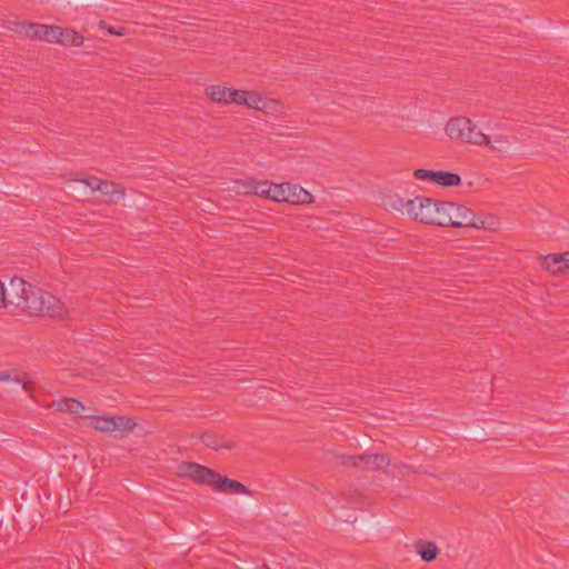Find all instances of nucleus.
I'll use <instances>...</instances> for the list:
<instances>
[{
  "instance_id": "1",
  "label": "nucleus",
  "mask_w": 569,
  "mask_h": 569,
  "mask_svg": "<svg viewBox=\"0 0 569 569\" xmlns=\"http://www.w3.org/2000/svg\"><path fill=\"white\" fill-rule=\"evenodd\" d=\"M9 288L13 301L10 306L19 308L29 317L66 320L71 316V310L64 301L20 277L11 278Z\"/></svg>"
},
{
  "instance_id": "2",
  "label": "nucleus",
  "mask_w": 569,
  "mask_h": 569,
  "mask_svg": "<svg viewBox=\"0 0 569 569\" xmlns=\"http://www.w3.org/2000/svg\"><path fill=\"white\" fill-rule=\"evenodd\" d=\"M443 136L447 140L461 144L485 147L492 150L498 146L491 136L486 133L479 124L467 114H453L443 123Z\"/></svg>"
},
{
  "instance_id": "3",
  "label": "nucleus",
  "mask_w": 569,
  "mask_h": 569,
  "mask_svg": "<svg viewBox=\"0 0 569 569\" xmlns=\"http://www.w3.org/2000/svg\"><path fill=\"white\" fill-rule=\"evenodd\" d=\"M496 224L497 220L492 216L479 213L465 203L449 200L445 228L495 229Z\"/></svg>"
},
{
  "instance_id": "4",
  "label": "nucleus",
  "mask_w": 569,
  "mask_h": 569,
  "mask_svg": "<svg viewBox=\"0 0 569 569\" xmlns=\"http://www.w3.org/2000/svg\"><path fill=\"white\" fill-rule=\"evenodd\" d=\"M86 417L91 419L89 427L101 432L120 431L127 433L132 431L137 425L131 418L126 416L99 417L87 415Z\"/></svg>"
},
{
  "instance_id": "5",
  "label": "nucleus",
  "mask_w": 569,
  "mask_h": 569,
  "mask_svg": "<svg viewBox=\"0 0 569 569\" xmlns=\"http://www.w3.org/2000/svg\"><path fill=\"white\" fill-rule=\"evenodd\" d=\"M542 270L551 277H562L569 273V251L552 252L538 257Z\"/></svg>"
},
{
  "instance_id": "6",
  "label": "nucleus",
  "mask_w": 569,
  "mask_h": 569,
  "mask_svg": "<svg viewBox=\"0 0 569 569\" xmlns=\"http://www.w3.org/2000/svg\"><path fill=\"white\" fill-rule=\"evenodd\" d=\"M251 111L259 112L270 118H281L286 114V104L282 100L268 96L259 90Z\"/></svg>"
},
{
  "instance_id": "7",
  "label": "nucleus",
  "mask_w": 569,
  "mask_h": 569,
  "mask_svg": "<svg viewBox=\"0 0 569 569\" xmlns=\"http://www.w3.org/2000/svg\"><path fill=\"white\" fill-rule=\"evenodd\" d=\"M431 204V197L415 196L410 198V203H407L406 218L412 222L429 226V211Z\"/></svg>"
},
{
  "instance_id": "8",
  "label": "nucleus",
  "mask_w": 569,
  "mask_h": 569,
  "mask_svg": "<svg viewBox=\"0 0 569 569\" xmlns=\"http://www.w3.org/2000/svg\"><path fill=\"white\" fill-rule=\"evenodd\" d=\"M234 87H229L223 83H211L204 88L206 98L213 104L230 106L234 103L236 96Z\"/></svg>"
},
{
  "instance_id": "9",
  "label": "nucleus",
  "mask_w": 569,
  "mask_h": 569,
  "mask_svg": "<svg viewBox=\"0 0 569 569\" xmlns=\"http://www.w3.org/2000/svg\"><path fill=\"white\" fill-rule=\"evenodd\" d=\"M342 465L357 467L363 465L368 470H380L389 466L390 460L383 455H361L342 457Z\"/></svg>"
},
{
  "instance_id": "10",
  "label": "nucleus",
  "mask_w": 569,
  "mask_h": 569,
  "mask_svg": "<svg viewBox=\"0 0 569 569\" xmlns=\"http://www.w3.org/2000/svg\"><path fill=\"white\" fill-rule=\"evenodd\" d=\"M96 193H99L108 203H117L124 199L126 188L113 180L99 178Z\"/></svg>"
},
{
  "instance_id": "11",
  "label": "nucleus",
  "mask_w": 569,
  "mask_h": 569,
  "mask_svg": "<svg viewBox=\"0 0 569 569\" xmlns=\"http://www.w3.org/2000/svg\"><path fill=\"white\" fill-rule=\"evenodd\" d=\"M315 196L299 184L286 182L284 201L295 206H309L315 202Z\"/></svg>"
},
{
  "instance_id": "12",
  "label": "nucleus",
  "mask_w": 569,
  "mask_h": 569,
  "mask_svg": "<svg viewBox=\"0 0 569 569\" xmlns=\"http://www.w3.org/2000/svg\"><path fill=\"white\" fill-rule=\"evenodd\" d=\"M211 488L216 491L222 492V493H234V495H249V489L232 479H229L227 477H223L219 473H216L214 480L212 482Z\"/></svg>"
},
{
  "instance_id": "13",
  "label": "nucleus",
  "mask_w": 569,
  "mask_h": 569,
  "mask_svg": "<svg viewBox=\"0 0 569 569\" xmlns=\"http://www.w3.org/2000/svg\"><path fill=\"white\" fill-rule=\"evenodd\" d=\"M183 472L193 481L212 486L216 473L213 470L197 463H189L184 467Z\"/></svg>"
},
{
  "instance_id": "14",
  "label": "nucleus",
  "mask_w": 569,
  "mask_h": 569,
  "mask_svg": "<svg viewBox=\"0 0 569 569\" xmlns=\"http://www.w3.org/2000/svg\"><path fill=\"white\" fill-rule=\"evenodd\" d=\"M449 200H439L431 198L429 226L445 228L446 214L448 212Z\"/></svg>"
},
{
  "instance_id": "15",
  "label": "nucleus",
  "mask_w": 569,
  "mask_h": 569,
  "mask_svg": "<svg viewBox=\"0 0 569 569\" xmlns=\"http://www.w3.org/2000/svg\"><path fill=\"white\" fill-rule=\"evenodd\" d=\"M84 42L86 38L76 29L61 27L58 44L64 47L81 48L84 46Z\"/></svg>"
},
{
  "instance_id": "16",
  "label": "nucleus",
  "mask_w": 569,
  "mask_h": 569,
  "mask_svg": "<svg viewBox=\"0 0 569 569\" xmlns=\"http://www.w3.org/2000/svg\"><path fill=\"white\" fill-rule=\"evenodd\" d=\"M270 181L268 180H257V179H246L241 182L242 190L246 194H252L260 198H268V187Z\"/></svg>"
},
{
  "instance_id": "17",
  "label": "nucleus",
  "mask_w": 569,
  "mask_h": 569,
  "mask_svg": "<svg viewBox=\"0 0 569 569\" xmlns=\"http://www.w3.org/2000/svg\"><path fill=\"white\" fill-rule=\"evenodd\" d=\"M257 89H236L234 103L233 106L252 110L257 93Z\"/></svg>"
},
{
  "instance_id": "18",
  "label": "nucleus",
  "mask_w": 569,
  "mask_h": 569,
  "mask_svg": "<svg viewBox=\"0 0 569 569\" xmlns=\"http://www.w3.org/2000/svg\"><path fill=\"white\" fill-rule=\"evenodd\" d=\"M407 203H410V199H405L398 192H388L385 194V206L402 216L407 213Z\"/></svg>"
},
{
  "instance_id": "19",
  "label": "nucleus",
  "mask_w": 569,
  "mask_h": 569,
  "mask_svg": "<svg viewBox=\"0 0 569 569\" xmlns=\"http://www.w3.org/2000/svg\"><path fill=\"white\" fill-rule=\"evenodd\" d=\"M462 179L458 173L436 170L435 184L442 188H456L461 186Z\"/></svg>"
},
{
  "instance_id": "20",
  "label": "nucleus",
  "mask_w": 569,
  "mask_h": 569,
  "mask_svg": "<svg viewBox=\"0 0 569 569\" xmlns=\"http://www.w3.org/2000/svg\"><path fill=\"white\" fill-rule=\"evenodd\" d=\"M53 407L63 412L76 413L86 417V407L72 398L60 399L53 402Z\"/></svg>"
},
{
  "instance_id": "21",
  "label": "nucleus",
  "mask_w": 569,
  "mask_h": 569,
  "mask_svg": "<svg viewBox=\"0 0 569 569\" xmlns=\"http://www.w3.org/2000/svg\"><path fill=\"white\" fill-rule=\"evenodd\" d=\"M418 553L421 559L425 561H432L439 555V548L435 542H419L418 545Z\"/></svg>"
},
{
  "instance_id": "22",
  "label": "nucleus",
  "mask_w": 569,
  "mask_h": 569,
  "mask_svg": "<svg viewBox=\"0 0 569 569\" xmlns=\"http://www.w3.org/2000/svg\"><path fill=\"white\" fill-rule=\"evenodd\" d=\"M284 186L286 182L273 183L270 182L268 187V198L274 202H283L284 201Z\"/></svg>"
},
{
  "instance_id": "23",
  "label": "nucleus",
  "mask_w": 569,
  "mask_h": 569,
  "mask_svg": "<svg viewBox=\"0 0 569 569\" xmlns=\"http://www.w3.org/2000/svg\"><path fill=\"white\" fill-rule=\"evenodd\" d=\"M0 381H13L16 383H21L23 389L27 391V375L20 371H11V372H0Z\"/></svg>"
},
{
  "instance_id": "24",
  "label": "nucleus",
  "mask_w": 569,
  "mask_h": 569,
  "mask_svg": "<svg viewBox=\"0 0 569 569\" xmlns=\"http://www.w3.org/2000/svg\"><path fill=\"white\" fill-rule=\"evenodd\" d=\"M44 26L42 23H29L23 27L26 37L29 39L43 40Z\"/></svg>"
},
{
  "instance_id": "25",
  "label": "nucleus",
  "mask_w": 569,
  "mask_h": 569,
  "mask_svg": "<svg viewBox=\"0 0 569 569\" xmlns=\"http://www.w3.org/2000/svg\"><path fill=\"white\" fill-rule=\"evenodd\" d=\"M60 29L61 27L60 26H49V24H46L44 26V31H43V40L42 41H46L48 43H51V44H58V39H59V36H60Z\"/></svg>"
},
{
  "instance_id": "26",
  "label": "nucleus",
  "mask_w": 569,
  "mask_h": 569,
  "mask_svg": "<svg viewBox=\"0 0 569 569\" xmlns=\"http://www.w3.org/2000/svg\"><path fill=\"white\" fill-rule=\"evenodd\" d=\"M72 181L87 187L92 193H96L97 186L99 182V177L86 176V177H81V178H74Z\"/></svg>"
},
{
  "instance_id": "27",
  "label": "nucleus",
  "mask_w": 569,
  "mask_h": 569,
  "mask_svg": "<svg viewBox=\"0 0 569 569\" xmlns=\"http://www.w3.org/2000/svg\"><path fill=\"white\" fill-rule=\"evenodd\" d=\"M11 302L13 301L8 292V287L6 282L0 279V312L8 309Z\"/></svg>"
},
{
  "instance_id": "28",
  "label": "nucleus",
  "mask_w": 569,
  "mask_h": 569,
  "mask_svg": "<svg viewBox=\"0 0 569 569\" xmlns=\"http://www.w3.org/2000/svg\"><path fill=\"white\" fill-rule=\"evenodd\" d=\"M413 177L420 181H430L435 183L436 170L416 169L413 171Z\"/></svg>"
},
{
  "instance_id": "29",
  "label": "nucleus",
  "mask_w": 569,
  "mask_h": 569,
  "mask_svg": "<svg viewBox=\"0 0 569 569\" xmlns=\"http://www.w3.org/2000/svg\"><path fill=\"white\" fill-rule=\"evenodd\" d=\"M201 440L202 442L209 447V448H212V449H220L222 447H226V448H229L230 446L229 445H222L214 437H212L211 435H203L201 437Z\"/></svg>"
},
{
  "instance_id": "30",
  "label": "nucleus",
  "mask_w": 569,
  "mask_h": 569,
  "mask_svg": "<svg viewBox=\"0 0 569 569\" xmlns=\"http://www.w3.org/2000/svg\"><path fill=\"white\" fill-rule=\"evenodd\" d=\"M107 30H108V32H110V33H112V34L120 36V37L126 34V32H124V29H123V28H121V29L117 30V29H114V28H112V27H108V28H107Z\"/></svg>"
}]
</instances>
